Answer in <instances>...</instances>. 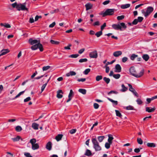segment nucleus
<instances>
[{
	"instance_id": "603ef678",
	"label": "nucleus",
	"mask_w": 157,
	"mask_h": 157,
	"mask_svg": "<svg viewBox=\"0 0 157 157\" xmlns=\"http://www.w3.org/2000/svg\"><path fill=\"white\" fill-rule=\"evenodd\" d=\"M128 86L129 87V90L130 91L132 92L135 90L133 88L131 85L129 84H128Z\"/></svg>"
},
{
	"instance_id": "5fc2aeb1",
	"label": "nucleus",
	"mask_w": 157,
	"mask_h": 157,
	"mask_svg": "<svg viewBox=\"0 0 157 157\" xmlns=\"http://www.w3.org/2000/svg\"><path fill=\"white\" fill-rule=\"evenodd\" d=\"M128 60V58L126 57H124L122 58V61L123 63H125Z\"/></svg>"
},
{
	"instance_id": "473e14b6",
	"label": "nucleus",
	"mask_w": 157,
	"mask_h": 157,
	"mask_svg": "<svg viewBox=\"0 0 157 157\" xmlns=\"http://www.w3.org/2000/svg\"><path fill=\"white\" fill-rule=\"evenodd\" d=\"M102 34V31L101 30L99 31H98L95 34V35L97 36V37H99L100 36H101Z\"/></svg>"
},
{
	"instance_id": "79ce46f5",
	"label": "nucleus",
	"mask_w": 157,
	"mask_h": 157,
	"mask_svg": "<svg viewBox=\"0 0 157 157\" xmlns=\"http://www.w3.org/2000/svg\"><path fill=\"white\" fill-rule=\"evenodd\" d=\"M74 95L73 92L72 90H70V92L69 94L68 97V98L71 97L72 98Z\"/></svg>"
},
{
	"instance_id": "09e8293b",
	"label": "nucleus",
	"mask_w": 157,
	"mask_h": 157,
	"mask_svg": "<svg viewBox=\"0 0 157 157\" xmlns=\"http://www.w3.org/2000/svg\"><path fill=\"white\" fill-rule=\"evenodd\" d=\"M90 70L89 68L86 69L84 71L83 73L85 75H87L90 72Z\"/></svg>"
},
{
	"instance_id": "c756f323",
	"label": "nucleus",
	"mask_w": 157,
	"mask_h": 157,
	"mask_svg": "<svg viewBox=\"0 0 157 157\" xmlns=\"http://www.w3.org/2000/svg\"><path fill=\"white\" fill-rule=\"evenodd\" d=\"M78 92L81 93L83 94H85L86 93V90L83 89H80L78 90Z\"/></svg>"
},
{
	"instance_id": "774afa93",
	"label": "nucleus",
	"mask_w": 157,
	"mask_h": 157,
	"mask_svg": "<svg viewBox=\"0 0 157 157\" xmlns=\"http://www.w3.org/2000/svg\"><path fill=\"white\" fill-rule=\"evenodd\" d=\"M86 80V79L85 78H81L79 79H78L77 80L78 82H84Z\"/></svg>"
},
{
	"instance_id": "4d7b16f0",
	"label": "nucleus",
	"mask_w": 157,
	"mask_h": 157,
	"mask_svg": "<svg viewBox=\"0 0 157 157\" xmlns=\"http://www.w3.org/2000/svg\"><path fill=\"white\" fill-rule=\"evenodd\" d=\"M18 5V4H17V2H15L14 3L12 4V6L13 8L16 7L17 9V6Z\"/></svg>"
},
{
	"instance_id": "4468645a",
	"label": "nucleus",
	"mask_w": 157,
	"mask_h": 157,
	"mask_svg": "<svg viewBox=\"0 0 157 157\" xmlns=\"http://www.w3.org/2000/svg\"><path fill=\"white\" fill-rule=\"evenodd\" d=\"M9 52V51L8 49H3L1 50V53L0 54V56L5 55L8 53Z\"/></svg>"
},
{
	"instance_id": "412c9836",
	"label": "nucleus",
	"mask_w": 157,
	"mask_h": 157,
	"mask_svg": "<svg viewBox=\"0 0 157 157\" xmlns=\"http://www.w3.org/2000/svg\"><path fill=\"white\" fill-rule=\"evenodd\" d=\"M39 146L38 144L37 143L34 144L32 145V149L33 150H35L38 149L39 148Z\"/></svg>"
},
{
	"instance_id": "393cba45",
	"label": "nucleus",
	"mask_w": 157,
	"mask_h": 157,
	"mask_svg": "<svg viewBox=\"0 0 157 157\" xmlns=\"http://www.w3.org/2000/svg\"><path fill=\"white\" fill-rule=\"evenodd\" d=\"M84 155L88 156H90L91 155L92 153L90 150L89 149H87L84 154Z\"/></svg>"
},
{
	"instance_id": "0e129e2a",
	"label": "nucleus",
	"mask_w": 157,
	"mask_h": 157,
	"mask_svg": "<svg viewBox=\"0 0 157 157\" xmlns=\"http://www.w3.org/2000/svg\"><path fill=\"white\" fill-rule=\"evenodd\" d=\"M76 131V130L75 129H71L70 131V133L71 134H73L75 133Z\"/></svg>"
},
{
	"instance_id": "ddd939ff",
	"label": "nucleus",
	"mask_w": 157,
	"mask_h": 157,
	"mask_svg": "<svg viewBox=\"0 0 157 157\" xmlns=\"http://www.w3.org/2000/svg\"><path fill=\"white\" fill-rule=\"evenodd\" d=\"M122 54L121 51H117L113 53V56L115 57H118L121 56Z\"/></svg>"
},
{
	"instance_id": "2f4dec72",
	"label": "nucleus",
	"mask_w": 157,
	"mask_h": 157,
	"mask_svg": "<svg viewBox=\"0 0 157 157\" xmlns=\"http://www.w3.org/2000/svg\"><path fill=\"white\" fill-rule=\"evenodd\" d=\"M105 138L104 136H100L98 137V139L99 142H102Z\"/></svg>"
},
{
	"instance_id": "7c9ffc66",
	"label": "nucleus",
	"mask_w": 157,
	"mask_h": 157,
	"mask_svg": "<svg viewBox=\"0 0 157 157\" xmlns=\"http://www.w3.org/2000/svg\"><path fill=\"white\" fill-rule=\"evenodd\" d=\"M121 87H122V89H121V92H125V91H126L128 89V88L127 87H125L124 85L123 84H122Z\"/></svg>"
},
{
	"instance_id": "58836bf2",
	"label": "nucleus",
	"mask_w": 157,
	"mask_h": 157,
	"mask_svg": "<svg viewBox=\"0 0 157 157\" xmlns=\"http://www.w3.org/2000/svg\"><path fill=\"white\" fill-rule=\"evenodd\" d=\"M79 55L78 54H72L71 55L69 56V57H71L72 58H76L78 57L79 56Z\"/></svg>"
},
{
	"instance_id": "6e6d98bb",
	"label": "nucleus",
	"mask_w": 157,
	"mask_h": 157,
	"mask_svg": "<svg viewBox=\"0 0 157 157\" xmlns=\"http://www.w3.org/2000/svg\"><path fill=\"white\" fill-rule=\"evenodd\" d=\"M137 20L138 22H140L143 20V18L141 17H138Z\"/></svg>"
},
{
	"instance_id": "9b49d317",
	"label": "nucleus",
	"mask_w": 157,
	"mask_h": 157,
	"mask_svg": "<svg viewBox=\"0 0 157 157\" xmlns=\"http://www.w3.org/2000/svg\"><path fill=\"white\" fill-rule=\"evenodd\" d=\"M115 72H120L121 71V66L119 64H117L115 66Z\"/></svg>"
},
{
	"instance_id": "f704fd0d",
	"label": "nucleus",
	"mask_w": 157,
	"mask_h": 157,
	"mask_svg": "<svg viewBox=\"0 0 157 157\" xmlns=\"http://www.w3.org/2000/svg\"><path fill=\"white\" fill-rule=\"evenodd\" d=\"M116 116L120 117H122V115L120 112L117 110H115Z\"/></svg>"
},
{
	"instance_id": "72a5a7b5",
	"label": "nucleus",
	"mask_w": 157,
	"mask_h": 157,
	"mask_svg": "<svg viewBox=\"0 0 157 157\" xmlns=\"http://www.w3.org/2000/svg\"><path fill=\"white\" fill-rule=\"evenodd\" d=\"M138 56L137 55L133 54L130 56V58L132 60H134L136 57H138Z\"/></svg>"
},
{
	"instance_id": "2eb2a0df",
	"label": "nucleus",
	"mask_w": 157,
	"mask_h": 157,
	"mask_svg": "<svg viewBox=\"0 0 157 157\" xmlns=\"http://www.w3.org/2000/svg\"><path fill=\"white\" fill-rule=\"evenodd\" d=\"M39 124L36 123H33L32 125V127L35 130H38V129Z\"/></svg>"
},
{
	"instance_id": "a19ab883",
	"label": "nucleus",
	"mask_w": 157,
	"mask_h": 157,
	"mask_svg": "<svg viewBox=\"0 0 157 157\" xmlns=\"http://www.w3.org/2000/svg\"><path fill=\"white\" fill-rule=\"evenodd\" d=\"M51 67L49 66H44L42 68V70L43 71H46L48 70L49 69H50Z\"/></svg>"
},
{
	"instance_id": "c9c22d12",
	"label": "nucleus",
	"mask_w": 157,
	"mask_h": 157,
	"mask_svg": "<svg viewBox=\"0 0 157 157\" xmlns=\"http://www.w3.org/2000/svg\"><path fill=\"white\" fill-rule=\"evenodd\" d=\"M36 139L35 138H33L31 139L30 140V143L32 145L36 144Z\"/></svg>"
},
{
	"instance_id": "f03ea898",
	"label": "nucleus",
	"mask_w": 157,
	"mask_h": 157,
	"mask_svg": "<svg viewBox=\"0 0 157 157\" xmlns=\"http://www.w3.org/2000/svg\"><path fill=\"white\" fill-rule=\"evenodd\" d=\"M92 142L93 144V147L95 151H100L101 150V147L97 141L96 138H93L92 139Z\"/></svg>"
},
{
	"instance_id": "8fccbe9b",
	"label": "nucleus",
	"mask_w": 157,
	"mask_h": 157,
	"mask_svg": "<svg viewBox=\"0 0 157 157\" xmlns=\"http://www.w3.org/2000/svg\"><path fill=\"white\" fill-rule=\"evenodd\" d=\"M88 60L86 58L80 59L79 60V62L80 63H83L86 62Z\"/></svg>"
},
{
	"instance_id": "9d476101",
	"label": "nucleus",
	"mask_w": 157,
	"mask_h": 157,
	"mask_svg": "<svg viewBox=\"0 0 157 157\" xmlns=\"http://www.w3.org/2000/svg\"><path fill=\"white\" fill-rule=\"evenodd\" d=\"M56 96L58 98H61L63 97V92L61 90H59L57 92Z\"/></svg>"
},
{
	"instance_id": "ea45409f",
	"label": "nucleus",
	"mask_w": 157,
	"mask_h": 157,
	"mask_svg": "<svg viewBox=\"0 0 157 157\" xmlns=\"http://www.w3.org/2000/svg\"><path fill=\"white\" fill-rule=\"evenodd\" d=\"M103 80L107 84H108L110 81V79L109 78L105 77L103 78Z\"/></svg>"
},
{
	"instance_id": "f257e3e1",
	"label": "nucleus",
	"mask_w": 157,
	"mask_h": 157,
	"mask_svg": "<svg viewBox=\"0 0 157 157\" xmlns=\"http://www.w3.org/2000/svg\"><path fill=\"white\" fill-rule=\"evenodd\" d=\"M129 72L132 75L136 78H139L143 75L144 71V69H142L139 73L137 74L134 67H132L129 69Z\"/></svg>"
},
{
	"instance_id": "680f3d73",
	"label": "nucleus",
	"mask_w": 157,
	"mask_h": 157,
	"mask_svg": "<svg viewBox=\"0 0 157 157\" xmlns=\"http://www.w3.org/2000/svg\"><path fill=\"white\" fill-rule=\"evenodd\" d=\"M24 155L26 157H32V156L29 153H25Z\"/></svg>"
},
{
	"instance_id": "b1692460",
	"label": "nucleus",
	"mask_w": 157,
	"mask_h": 157,
	"mask_svg": "<svg viewBox=\"0 0 157 157\" xmlns=\"http://www.w3.org/2000/svg\"><path fill=\"white\" fill-rule=\"evenodd\" d=\"M0 25L2 26H4L6 28H10L11 27V26L10 24L6 23H5V24L1 23L0 24Z\"/></svg>"
},
{
	"instance_id": "bf43d9fd",
	"label": "nucleus",
	"mask_w": 157,
	"mask_h": 157,
	"mask_svg": "<svg viewBox=\"0 0 157 157\" xmlns=\"http://www.w3.org/2000/svg\"><path fill=\"white\" fill-rule=\"evenodd\" d=\"M106 26V23H104L103 25L101 26V30L102 31L104 29V28Z\"/></svg>"
},
{
	"instance_id": "338daca9",
	"label": "nucleus",
	"mask_w": 157,
	"mask_h": 157,
	"mask_svg": "<svg viewBox=\"0 0 157 157\" xmlns=\"http://www.w3.org/2000/svg\"><path fill=\"white\" fill-rule=\"evenodd\" d=\"M142 149L141 148H135L134 150V152L136 153H138L140 152V149Z\"/></svg>"
},
{
	"instance_id": "7ed1b4c3",
	"label": "nucleus",
	"mask_w": 157,
	"mask_h": 157,
	"mask_svg": "<svg viewBox=\"0 0 157 157\" xmlns=\"http://www.w3.org/2000/svg\"><path fill=\"white\" fill-rule=\"evenodd\" d=\"M112 27L115 30H120L121 31L122 30V28L125 29L127 28V26L125 23L123 22L120 23L118 24H113L112 25Z\"/></svg>"
},
{
	"instance_id": "de8ad7c7",
	"label": "nucleus",
	"mask_w": 157,
	"mask_h": 157,
	"mask_svg": "<svg viewBox=\"0 0 157 157\" xmlns=\"http://www.w3.org/2000/svg\"><path fill=\"white\" fill-rule=\"evenodd\" d=\"M124 15H121L120 16H118L117 17V19L118 20L120 21L124 19Z\"/></svg>"
},
{
	"instance_id": "dca6fc26",
	"label": "nucleus",
	"mask_w": 157,
	"mask_h": 157,
	"mask_svg": "<svg viewBox=\"0 0 157 157\" xmlns=\"http://www.w3.org/2000/svg\"><path fill=\"white\" fill-rule=\"evenodd\" d=\"M76 75V73L75 72L73 71H70L69 72L67 73L66 75L67 77H69L70 76H72L75 75Z\"/></svg>"
},
{
	"instance_id": "a878e982",
	"label": "nucleus",
	"mask_w": 157,
	"mask_h": 157,
	"mask_svg": "<svg viewBox=\"0 0 157 157\" xmlns=\"http://www.w3.org/2000/svg\"><path fill=\"white\" fill-rule=\"evenodd\" d=\"M62 136L63 135L62 134H58L56 136V139L57 141H58L61 140Z\"/></svg>"
},
{
	"instance_id": "3c124183",
	"label": "nucleus",
	"mask_w": 157,
	"mask_h": 157,
	"mask_svg": "<svg viewBox=\"0 0 157 157\" xmlns=\"http://www.w3.org/2000/svg\"><path fill=\"white\" fill-rule=\"evenodd\" d=\"M137 141L138 143L140 144H143V141L140 138H137Z\"/></svg>"
},
{
	"instance_id": "e433bc0d",
	"label": "nucleus",
	"mask_w": 157,
	"mask_h": 157,
	"mask_svg": "<svg viewBox=\"0 0 157 157\" xmlns=\"http://www.w3.org/2000/svg\"><path fill=\"white\" fill-rule=\"evenodd\" d=\"M16 130L18 132H20L22 130V128L21 126H17L15 128Z\"/></svg>"
},
{
	"instance_id": "aec40b11",
	"label": "nucleus",
	"mask_w": 157,
	"mask_h": 157,
	"mask_svg": "<svg viewBox=\"0 0 157 157\" xmlns=\"http://www.w3.org/2000/svg\"><path fill=\"white\" fill-rule=\"evenodd\" d=\"M52 148V143L51 142H48L46 145V148L48 150L50 151Z\"/></svg>"
},
{
	"instance_id": "423d86ee",
	"label": "nucleus",
	"mask_w": 157,
	"mask_h": 157,
	"mask_svg": "<svg viewBox=\"0 0 157 157\" xmlns=\"http://www.w3.org/2000/svg\"><path fill=\"white\" fill-rule=\"evenodd\" d=\"M114 10H105V12L102 11L100 13V14L102 15L103 17L107 15H111L113 14Z\"/></svg>"
},
{
	"instance_id": "0eeeda50",
	"label": "nucleus",
	"mask_w": 157,
	"mask_h": 157,
	"mask_svg": "<svg viewBox=\"0 0 157 157\" xmlns=\"http://www.w3.org/2000/svg\"><path fill=\"white\" fill-rule=\"evenodd\" d=\"M89 56L91 58L96 59L98 56V53L96 50H94L93 51L90 53Z\"/></svg>"
},
{
	"instance_id": "39448f33",
	"label": "nucleus",
	"mask_w": 157,
	"mask_h": 157,
	"mask_svg": "<svg viewBox=\"0 0 157 157\" xmlns=\"http://www.w3.org/2000/svg\"><path fill=\"white\" fill-rule=\"evenodd\" d=\"M38 48L39 49L40 51L41 52H42L43 51V46L42 44L40 43H38L36 44L33 45L31 47V49L33 50H36Z\"/></svg>"
},
{
	"instance_id": "e2e57ef3",
	"label": "nucleus",
	"mask_w": 157,
	"mask_h": 157,
	"mask_svg": "<svg viewBox=\"0 0 157 157\" xmlns=\"http://www.w3.org/2000/svg\"><path fill=\"white\" fill-rule=\"evenodd\" d=\"M94 107L95 109H98L99 107V105L97 103H94Z\"/></svg>"
},
{
	"instance_id": "f3484780",
	"label": "nucleus",
	"mask_w": 157,
	"mask_h": 157,
	"mask_svg": "<svg viewBox=\"0 0 157 157\" xmlns=\"http://www.w3.org/2000/svg\"><path fill=\"white\" fill-rule=\"evenodd\" d=\"M108 141L110 144H112V140L113 139V137L112 135L111 134H109L108 135Z\"/></svg>"
},
{
	"instance_id": "052dcab7",
	"label": "nucleus",
	"mask_w": 157,
	"mask_h": 157,
	"mask_svg": "<svg viewBox=\"0 0 157 157\" xmlns=\"http://www.w3.org/2000/svg\"><path fill=\"white\" fill-rule=\"evenodd\" d=\"M71 44H69L68 46H65L64 47V48L65 49H68L70 50L71 49V48H70V47L71 46Z\"/></svg>"
},
{
	"instance_id": "69168bd1",
	"label": "nucleus",
	"mask_w": 157,
	"mask_h": 157,
	"mask_svg": "<svg viewBox=\"0 0 157 157\" xmlns=\"http://www.w3.org/2000/svg\"><path fill=\"white\" fill-rule=\"evenodd\" d=\"M138 20L137 19H135L132 22V24L134 25H136L138 23Z\"/></svg>"
},
{
	"instance_id": "a18cd8bd",
	"label": "nucleus",
	"mask_w": 157,
	"mask_h": 157,
	"mask_svg": "<svg viewBox=\"0 0 157 157\" xmlns=\"http://www.w3.org/2000/svg\"><path fill=\"white\" fill-rule=\"evenodd\" d=\"M121 77V75L120 74H114L113 77L115 79H119Z\"/></svg>"
},
{
	"instance_id": "6ab92c4d",
	"label": "nucleus",
	"mask_w": 157,
	"mask_h": 157,
	"mask_svg": "<svg viewBox=\"0 0 157 157\" xmlns=\"http://www.w3.org/2000/svg\"><path fill=\"white\" fill-rule=\"evenodd\" d=\"M142 58L145 61H147L149 59V56L147 54H144L142 56Z\"/></svg>"
},
{
	"instance_id": "4be33fe9",
	"label": "nucleus",
	"mask_w": 157,
	"mask_h": 157,
	"mask_svg": "<svg viewBox=\"0 0 157 157\" xmlns=\"http://www.w3.org/2000/svg\"><path fill=\"white\" fill-rule=\"evenodd\" d=\"M92 6V5L90 3H88L85 5L86 10H89L91 9Z\"/></svg>"
},
{
	"instance_id": "4c0bfd02",
	"label": "nucleus",
	"mask_w": 157,
	"mask_h": 157,
	"mask_svg": "<svg viewBox=\"0 0 157 157\" xmlns=\"http://www.w3.org/2000/svg\"><path fill=\"white\" fill-rule=\"evenodd\" d=\"M102 78V76L101 75H97L96 77V80L97 81H99L101 80Z\"/></svg>"
},
{
	"instance_id": "c85d7f7f",
	"label": "nucleus",
	"mask_w": 157,
	"mask_h": 157,
	"mask_svg": "<svg viewBox=\"0 0 157 157\" xmlns=\"http://www.w3.org/2000/svg\"><path fill=\"white\" fill-rule=\"evenodd\" d=\"M124 109L127 110H134L133 107L131 105H129L128 106L124 107Z\"/></svg>"
},
{
	"instance_id": "cd10ccee",
	"label": "nucleus",
	"mask_w": 157,
	"mask_h": 157,
	"mask_svg": "<svg viewBox=\"0 0 157 157\" xmlns=\"http://www.w3.org/2000/svg\"><path fill=\"white\" fill-rule=\"evenodd\" d=\"M147 146L149 147H154L156 146L155 144L154 143H148L147 144Z\"/></svg>"
},
{
	"instance_id": "c03bdc74",
	"label": "nucleus",
	"mask_w": 157,
	"mask_h": 157,
	"mask_svg": "<svg viewBox=\"0 0 157 157\" xmlns=\"http://www.w3.org/2000/svg\"><path fill=\"white\" fill-rule=\"evenodd\" d=\"M118 94V92L117 91H114V90H111L110 91H109L108 93V94L109 95H110L111 94Z\"/></svg>"
},
{
	"instance_id": "5701e85b",
	"label": "nucleus",
	"mask_w": 157,
	"mask_h": 157,
	"mask_svg": "<svg viewBox=\"0 0 157 157\" xmlns=\"http://www.w3.org/2000/svg\"><path fill=\"white\" fill-rule=\"evenodd\" d=\"M107 99L110 101L112 102L113 105H116L118 104V102L117 101H114L109 98H107Z\"/></svg>"
},
{
	"instance_id": "6e6552de",
	"label": "nucleus",
	"mask_w": 157,
	"mask_h": 157,
	"mask_svg": "<svg viewBox=\"0 0 157 157\" xmlns=\"http://www.w3.org/2000/svg\"><path fill=\"white\" fill-rule=\"evenodd\" d=\"M29 42L31 45H33L36 44L38 43H40V42L38 41L36 39L33 40L31 38L29 40Z\"/></svg>"
},
{
	"instance_id": "a211bd4d",
	"label": "nucleus",
	"mask_w": 157,
	"mask_h": 157,
	"mask_svg": "<svg viewBox=\"0 0 157 157\" xmlns=\"http://www.w3.org/2000/svg\"><path fill=\"white\" fill-rule=\"evenodd\" d=\"M130 6V4H125L122 5L121 6V9H126L129 8Z\"/></svg>"
},
{
	"instance_id": "bb28decb",
	"label": "nucleus",
	"mask_w": 157,
	"mask_h": 157,
	"mask_svg": "<svg viewBox=\"0 0 157 157\" xmlns=\"http://www.w3.org/2000/svg\"><path fill=\"white\" fill-rule=\"evenodd\" d=\"M21 139V137L19 136H17L16 137L12 138L11 139L14 142H16L18 141Z\"/></svg>"
},
{
	"instance_id": "20e7f679",
	"label": "nucleus",
	"mask_w": 157,
	"mask_h": 157,
	"mask_svg": "<svg viewBox=\"0 0 157 157\" xmlns=\"http://www.w3.org/2000/svg\"><path fill=\"white\" fill-rule=\"evenodd\" d=\"M29 3L25 2L23 4L19 3L17 6V10H28L29 8Z\"/></svg>"
},
{
	"instance_id": "49530a36",
	"label": "nucleus",
	"mask_w": 157,
	"mask_h": 157,
	"mask_svg": "<svg viewBox=\"0 0 157 157\" xmlns=\"http://www.w3.org/2000/svg\"><path fill=\"white\" fill-rule=\"evenodd\" d=\"M110 144L109 143L106 142L105 144V147L107 149H109L110 147V144Z\"/></svg>"
},
{
	"instance_id": "13d9d810",
	"label": "nucleus",
	"mask_w": 157,
	"mask_h": 157,
	"mask_svg": "<svg viewBox=\"0 0 157 157\" xmlns=\"http://www.w3.org/2000/svg\"><path fill=\"white\" fill-rule=\"evenodd\" d=\"M136 101L137 102V103L138 104V105H140L141 104H142V101L140 99H137Z\"/></svg>"
},
{
	"instance_id": "f8f14e48",
	"label": "nucleus",
	"mask_w": 157,
	"mask_h": 157,
	"mask_svg": "<svg viewBox=\"0 0 157 157\" xmlns=\"http://www.w3.org/2000/svg\"><path fill=\"white\" fill-rule=\"evenodd\" d=\"M155 110V108L147 107L146 108V111L148 113L153 112Z\"/></svg>"
},
{
	"instance_id": "37998d69",
	"label": "nucleus",
	"mask_w": 157,
	"mask_h": 157,
	"mask_svg": "<svg viewBox=\"0 0 157 157\" xmlns=\"http://www.w3.org/2000/svg\"><path fill=\"white\" fill-rule=\"evenodd\" d=\"M50 43L52 44H59V42L58 41H55L53 40H51Z\"/></svg>"
},
{
	"instance_id": "1a4fd4ad",
	"label": "nucleus",
	"mask_w": 157,
	"mask_h": 157,
	"mask_svg": "<svg viewBox=\"0 0 157 157\" xmlns=\"http://www.w3.org/2000/svg\"><path fill=\"white\" fill-rule=\"evenodd\" d=\"M153 10H142V13L145 17H147Z\"/></svg>"
},
{
	"instance_id": "864d4df0",
	"label": "nucleus",
	"mask_w": 157,
	"mask_h": 157,
	"mask_svg": "<svg viewBox=\"0 0 157 157\" xmlns=\"http://www.w3.org/2000/svg\"><path fill=\"white\" fill-rule=\"evenodd\" d=\"M47 85V83H45V84L43 85L41 88V92H42L44 91Z\"/></svg>"
}]
</instances>
